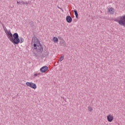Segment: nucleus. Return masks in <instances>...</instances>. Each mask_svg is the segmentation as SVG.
<instances>
[{"label": "nucleus", "instance_id": "obj_1", "mask_svg": "<svg viewBox=\"0 0 125 125\" xmlns=\"http://www.w3.org/2000/svg\"><path fill=\"white\" fill-rule=\"evenodd\" d=\"M33 44V46L32 48V50H36V53H34V56L37 57L36 55H39V54H42V52L43 51V47L41 43H40V41L36 36L33 37L32 40V44Z\"/></svg>", "mask_w": 125, "mask_h": 125}, {"label": "nucleus", "instance_id": "obj_2", "mask_svg": "<svg viewBox=\"0 0 125 125\" xmlns=\"http://www.w3.org/2000/svg\"><path fill=\"white\" fill-rule=\"evenodd\" d=\"M6 35L8 39L14 44H19L20 43V39H19V35H18V33H15L12 35L10 30H9V31H7L6 33Z\"/></svg>", "mask_w": 125, "mask_h": 125}, {"label": "nucleus", "instance_id": "obj_3", "mask_svg": "<svg viewBox=\"0 0 125 125\" xmlns=\"http://www.w3.org/2000/svg\"><path fill=\"white\" fill-rule=\"evenodd\" d=\"M48 54H49V52L47 50H44L43 53L41 54L36 55L37 59H43L44 57H47L48 56Z\"/></svg>", "mask_w": 125, "mask_h": 125}, {"label": "nucleus", "instance_id": "obj_4", "mask_svg": "<svg viewBox=\"0 0 125 125\" xmlns=\"http://www.w3.org/2000/svg\"><path fill=\"white\" fill-rule=\"evenodd\" d=\"M120 20L115 19L114 21L116 22H118L119 25H121L122 26H125V16H121L120 17Z\"/></svg>", "mask_w": 125, "mask_h": 125}, {"label": "nucleus", "instance_id": "obj_5", "mask_svg": "<svg viewBox=\"0 0 125 125\" xmlns=\"http://www.w3.org/2000/svg\"><path fill=\"white\" fill-rule=\"evenodd\" d=\"M25 84L27 85V86H29V87H31L33 89H36V88H37V84L35 83H33L32 82H26Z\"/></svg>", "mask_w": 125, "mask_h": 125}, {"label": "nucleus", "instance_id": "obj_6", "mask_svg": "<svg viewBox=\"0 0 125 125\" xmlns=\"http://www.w3.org/2000/svg\"><path fill=\"white\" fill-rule=\"evenodd\" d=\"M58 39L60 40V43L61 45H62V46H66L67 45L65 41H64V39H63L62 37L59 36Z\"/></svg>", "mask_w": 125, "mask_h": 125}, {"label": "nucleus", "instance_id": "obj_7", "mask_svg": "<svg viewBox=\"0 0 125 125\" xmlns=\"http://www.w3.org/2000/svg\"><path fill=\"white\" fill-rule=\"evenodd\" d=\"M47 70H48V67L46 66H43L40 69L41 73H45Z\"/></svg>", "mask_w": 125, "mask_h": 125}, {"label": "nucleus", "instance_id": "obj_8", "mask_svg": "<svg viewBox=\"0 0 125 125\" xmlns=\"http://www.w3.org/2000/svg\"><path fill=\"white\" fill-rule=\"evenodd\" d=\"M107 120L108 122H109V123H111V122H113V120H114V117L111 115H108L107 116Z\"/></svg>", "mask_w": 125, "mask_h": 125}, {"label": "nucleus", "instance_id": "obj_9", "mask_svg": "<svg viewBox=\"0 0 125 125\" xmlns=\"http://www.w3.org/2000/svg\"><path fill=\"white\" fill-rule=\"evenodd\" d=\"M66 20L67 23H72V21H73V19L72 17L70 16H67L66 18Z\"/></svg>", "mask_w": 125, "mask_h": 125}, {"label": "nucleus", "instance_id": "obj_10", "mask_svg": "<svg viewBox=\"0 0 125 125\" xmlns=\"http://www.w3.org/2000/svg\"><path fill=\"white\" fill-rule=\"evenodd\" d=\"M108 12H110L111 14H114V8H109L108 9Z\"/></svg>", "mask_w": 125, "mask_h": 125}, {"label": "nucleus", "instance_id": "obj_11", "mask_svg": "<svg viewBox=\"0 0 125 125\" xmlns=\"http://www.w3.org/2000/svg\"><path fill=\"white\" fill-rule=\"evenodd\" d=\"M53 41L55 43L58 42H59V40L57 38V37H53Z\"/></svg>", "mask_w": 125, "mask_h": 125}, {"label": "nucleus", "instance_id": "obj_12", "mask_svg": "<svg viewBox=\"0 0 125 125\" xmlns=\"http://www.w3.org/2000/svg\"><path fill=\"white\" fill-rule=\"evenodd\" d=\"M74 14H75L76 18H78L79 14H78V11L77 10H75L74 11Z\"/></svg>", "mask_w": 125, "mask_h": 125}, {"label": "nucleus", "instance_id": "obj_13", "mask_svg": "<svg viewBox=\"0 0 125 125\" xmlns=\"http://www.w3.org/2000/svg\"><path fill=\"white\" fill-rule=\"evenodd\" d=\"M21 3H22L23 5H28L29 4V3L26 1H21Z\"/></svg>", "mask_w": 125, "mask_h": 125}, {"label": "nucleus", "instance_id": "obj_14", "mask_svg": "<svg viewBox=\"0 0 125 125\" xmlns=\"http://www.w3.org/2000/svg\"><path fill=\"white\" fill-rule=\"evenodd\" d=\"M20 43H22V42H24V39H23V38L20 37Z\"/></svg>", "mask_w": 125, "mask_h": 125}, {"label": "nucleus", "instance_id": "obj_15", "mask_svg": "<svg viewBox=\"0 0 125 125\" xmlns=\"http://www.w3.org/2000/svg\"><path fill=\"white\" fill-rule=\"evenodd\" d=\"M3 29H4L5 33H7V32H9V31H8L7 29H6V27H4V25H2Z\"/></svg>", "mask_w": 125, "mask_h": 125}, {"label": "nucleus", "instance_id": "obj_16", "mask_svg": "<svg viewBox=\"0 0 125 125\" xmlns=\"http://www.w3.org/2000/svg\"><path fill=\"white\" fill-rule=\"evenodd\" d=\"M63 59H64V56L61 57L60 58V62H61V61H62Z\"/></svg>", "mask_w": 125, "mask_h": 125}, {"label": "nucleus", "instance_id": "obj_17", "mask_svg": "<svg viewBox=\"0 0 125 125\" xmlns=\"http://www.w3.org/2000/svg\"><path fill=\"white\" fill-rule=\"evenodd\" d=\"M88 111L89 112H92V108H91V107H88Z\"/></svg>", "mask_w": 125, "mask_h": 125}, {"label": "nucleus", "instance_id": "obj_18", "mask_svg": "<svg viewBox=\"0 0 125 125\" xmlns=\"http://www.w3.org/2000/svg\"><path fill=\"white\" fill-rule=\"evenodd\" d=\"M58 8H59V9H61L62 12L64 11V10H63V9H62V8H60L59 6H58Z\"/></svg>", "mask_w": 125, "mask_h": 125}, {"label": "nucleus", "instance_id": "obj_19", "mask_svg": "<svg viewBox=\"0 0 125 125\" xmlns=\"http://www.w3.org/2000/svg\"><path fill=\"white\" fill-rule=\"evenodd\" d=\"M17 3H18V4H19V3H21V1H18L17 2Z\"/></svg>", "mask_w": 125, "mask_h": 125}, {"label": "nucleus", "instance_id": "obj_20", "mask_svg": "<svg viewBox=\"0 0 125 125\" xmlns=\"http://www.w3.org/2000/svg\"><path fill=\"white\" fill-rule=\"evenodd\" d=\"M37 76H38V74L36 73L34 74V77H37Z\"/></svg>", "mask_w": 125, "mask_h": 125}, {"label": "nucleus", "instance_id": "obj_21", "mask_svg": "<svg viewBox=\"0 0 125 125\" xmlns=\"http://www.w3.org/2000/svg\"><path fill=\"white\" fill-rule=\"evenodd\" d=\"M62 98H63V99H64V97H63Z\"/></svg>", "mask_w": 125, "mask_h": 125}]
</instances>
